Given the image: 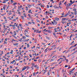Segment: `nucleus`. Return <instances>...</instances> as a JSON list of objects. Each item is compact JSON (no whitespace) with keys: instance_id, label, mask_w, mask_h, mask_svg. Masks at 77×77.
Here are the masks:
<instances>
[{"instance_id":"f257e3e1","label":"nucleus","mask_w":77,"mask_h":77,"mask_svg":"<svg viewBox=\"0 0 77 77\" xmlns=\"http://www.w3.org/2000/svg\"><path fill=\"white\" fill-rule=\"evenodd\" d=\"M34 68H36V67H37L36 68V69H39V66H38L37 64L34 65Z\"/></svg>"},{"instance_id":"f03ea898","label":"nucleus","mask_w":77,"mask_h":77,"mask_svg":"<svg viewBox=\"0 0 77 77\" xmlns=\"http://www.w3.org/2000/svg\"><path fill=\"white\" fill-rule=\"evenodd\" d=\"M8 0H4L3 1V2H2V3H6V1H8Z\"/></svg>"},{"instance_id":"7ed1b4c3","label":"nucleus","mask_w":77,"mask_h":77,"mask_svg":"<svg viewBox=\"0 0 77 77\" xmlns=\"http://www.w3.org/2000/svg\"><path fill=\"white\" fill-rule=\"evenodd\" d=\"M55 20H56L57 21H59V18L57 17H56L55 18Z\"/></svg>"},{"instance_id":"20e7f679","label":"nucleus","mask_w":77,"mask_h":77,"mask_svg":"<svg viewBox=\"0 0 77 77\" xmlns=\"http://www.w3.org/2000/svg\"><path fill=\"white\" fill-rule=\"evenodd\" d=\"M69 6H70L69 5V3L68 4L66 5L67 8H69Z\"/></svg>"},{"instance_id":"39448f33","label":"nucleus","mask_w":77,"mask_h":77,"mask_svg":"<svg viewBox=\"0 0 77 77\" xmlns=\"http://www.w3.org/2000/svg\"><path fill=\"white\" fill-rule=\"evenodd\" d=\"M51 31L50 29L48 30V33H51Z\"/></svg>"},{"instance_id":"423d86ee","label":"nucleus","mask_w":77,"mask_h":77,"mask_svg":"<svg viewBox=\"0 0 77 77\" xmlns=\"http://www.w3.org/2000/svg\"><path fill=\"white\" fill-rule=\"evenodd\" d=\"M20 17L22 18V19H23V20H24V16H21Z\"/></svg>"},{"instance_id":"0eeeda50","label":"nucleus","mask_w":77,"mask_h":77,"mask_svg":"<svg viewBox=\"0 0 77 77\" xmlns=\"http://www.w3.org/2000/svg\"><path fill=\"white\" fill-rule=\"evenodd\" d=\"M27 6H28V7L29 8V6H30V7H31L32 6V5L28 4L27 5Z\"/></svg>"},{"instance_id":"6e6552de","label":"nucleus","mask_w":77,"mask_h":77,"mask_svg":"<svg viewBox=\"0 0 77 77\" xmlns=\"http://www.w3.org/2000/svg\"><path fill=\"white\" fill-rule=\"evenodd\" d=\"M48 28L49 29H52V28H53L52 27L49 26V27H48Z\"/></svg>"},{"instance_id":"1a4fd4ad","label":"nucleus","mask_w":77,"mask_h":77,"mask_svg":"<svg viewBox=\"0 0 77 77\" xmlns=\"http://www.w3.org/2000/svg\"><path fill=\"white\" fill-rule=\"evenodd\" d=\"M56 30H57V29L56 28L54 29V30L55 31V32H57V31Z\"/></svg>"},{"instance_id":"9d476101","label":"nucleus","mask_w":77,"mask_h":77,"mask_svg":"<svg viewBox=\"0 0 77 77\" xmlns=\"http://www.w3.org/2000/svg\"><path fill=\"white\" fill-rule=\"evenodd\" d=\"M65 18H62V20H63V21H65Z\"/></svg>"},{"instance_id":"9b49d317","label":"nucleus","mask_w":77,"mask_h":77,"mask_svg":"<svg viewBox=\"0 0 77 77\" xmlns=\"http://www.w3.org/2000/svg\"><path fill=\"white\" fill-rule=\"evenodd\" d=\"M47 49H48V48L46 49L45 50V53H47Z\"/></svg>"},{"instance_id":"f8f14e48","label":"nucleus","mask_w":77,"mask_h":77,"mask_svg":"<svg viewBox=\"0 0 77 77\" xmlns=\"http://www.w3.org/2000/svg\"><path fill=\"white\" fill-rule=\"evenodd\" d=\"M75 15H77V11H75Z\"/></svg>"},{"instance_id":"ddd939ff","label":"nucleus","mask_w":77,"mask_h":77,"mask_svg":"<svg viewBox=\"0 0 77 77\" xmlns=\"http://www.w3.org/2000/svg\"><path fill=\"white\" fill-rule=\"evenodd\" d=\"M77 44H76L75 45L72 46V47H75V46H76L77 45Z\"/></svg>"},{"instance_id":"4468645a","label":"nucleus","mask_w":77,"mask_h":77,"mask_svg":"<svg viewBox=\"0 0 77 77\" xmlns=\"http://www.w3.org/2000/svg\"><path fill=\"white\" fill-rule=\"evenodd\" d=\"M22 41H23V42H25L26 41V39L22 40Z\"/></svg>"},{"instance_id":"2eb2a0df","label":"nucleus","mask_w":77,"mask_h":77,"mask_svg":"<svg viewBox=\"0 0 77 77\" xmlns=\"http://www.w3.org/2000/svg\"><path fill=\"white\" fill-rule=\"evenodd\" d=\"M21 58V57L20 56L19 57V59H18V60H21L20 58Z\"/></svg>"},{"instance_id":"dca6fc26","label":"nucleus","mask_w":77,"mask_h":77,"mask_svg":"<svg viewBox=\"0 0 77 77\" xmlns=\"http://www.w3.org/2000/svg\"><path fill=\"white\" fill-rule=\"evenodd\" d=\"M31 10L29 9V11L28 12V13H30V12H31Z\"/></svg>"},{"instance_id":"f3484780","label":"nucleus","mask_w":77,"mask_h":77,"mask_svg":"<svg viewBox=\"0 0 77 77\" xmlns=\"http://www.w3.org/2000/svg\"><path fill=\"white\" fill-rule=\"evenodd\" d=\"M62 24H64V23H65V22H63V21H62Z\"/></svg>"},{"instance_id":"a211bd4d","label":"nucleus","mask_w":77,"mask_h":77,"mask_svg":"<svg viewBox=\"0 0 77 77\" xmlns=\"http://www.w3.org/2000/svg\"><path fill=\"white\" fill-rule=\"evenodd\" d=\"M70 3H72V4H73V3H72V0H70Z\"/></svg>"},{"instance_id":"6ab92c4d","label":"nucleus","mask_w":77,"mask_h":77,"mask_svg":"<svg viewBox=\"0 0 77 77\" xmlns=\"http://www.w3.org/2000/svg\"><path fill=\"white\" fill-rule=\"evenodd\" d=\"M35 64V63H32V66H34Z\"/></svg>"},{"instance_id":"aec40b11","label":"nucleus","mask_w":77,"mask_h":77,"mask_svg":"<svg viewBox=\"0 0 77 77\" xmlns=\"http://www.w3.org/2000/svg\"><path fill=\"white\" fill-rule=\"evenodd\" d=\"M69 12H68L66 14V15L68 16V15H69Z\"/></svg>"},{"instance_id":"412c9836","label":"nucleus","mask_w":77,"mask_h":77,"mask_svg":"<svg viewBox=\"0 0 77 77\" xmlns=\"http://www.w3.org/2000/svg\"><path fill=\"white\" fill-rule=\"evenodd\" d=\"M54 23L55 24V25H56V24H57V22L56 21L55 22H54Z\"/></svg>"},{"instance_id":"4be33fe9","label":"nucleus","mask_w":77,"mask_h":77,"mask_svg":"<svg viewBox=\"0 0 77 77\" xmlns=\"http://www.w3.org/2000/svg\"><path fill=\"white\" fill-rule=\"evenodd\" d=\"M74 41H73V42H71L70 45H72V44H73V43H74Z\"/></svg>"},{"instance_id":"5701e85b","label":"nucleus","mask_w":77,"mask_h":77,"mask_svg":"<svg viewBox=\"0 0 77 77\" xmlns=\"http://www.w3.org/2000/svg\"><path fill=\"white\" fill-rule=\"evenodd\" d=\"M27 48H28V47H29V44H27Z\"/></svg>"},{"instance_id":"b1692460","label":"nucleus","mask_w":77,"mask_h":77,"mask_svg":"<svg viewBox=\"0 0 77 77\" xmlns=\"http://www.w3.org/2000/svg\"><path fill=\"white\" fill-rule=\"evenodd\" d=\"M23 39H26V36H23Z\"/></svg>"},{"instance_id":"393cba45","label":"nucleus","mask_w":77,"mask_h":77,"mask_svg":"<svg viewBox=\"0 0 77 77\" xmlns=\"http://www.w3.org/2000/svg\"><path fill=\"white\" fill-rule=\"evenodd\" d=\"M12 40L13 41H14V42H16V40H14V39H12Z\"/></svg>"},{"instance_id":"a878e982","label":"nucleus","mask_w":77,"mask_h":77,"mask_svg":"<svg viewBox=\"0 0 77 77\" xmlns=\"http://www.w3.org/2000/svg\"><path fill=\"white\" fill-rule=\"evenodd\" d=\"M69 6H71V5H72V4H72V3H69Z\"/></svg>"},{"instance_id":"bb28decb","label":"nucleus","mask_w":77,"mask_h":77,"mask_svg":"<svg viewBox=\"0 0 77 77\" xmlns=\"http://www.w3.org/2000/svg\"><path fill=\"white\" fill-rule=\"evenodd\" d=\"M66 60V62H68V59H66L65 60Z\"/></svg>"},{"instance_id":"cd10ccee","label":"nucleus","mask_w":77,"mask_h":77,"mask_svg":"<svg viewBox=\"0 0 77 77\" xmlns=\"http://www.w3.org/2000/svg\"><path fill=\"white\" fill-rule=\"evenodd\" d=\"M53 34L54 35H55L54 36H55V37L56 36V33H53Z\"/></svg>"},{"instance_id":"c85d7f7f","label":"nucleus","mask_w":77,"mask_h":77,"mask_svg":"<svg viewBox=\"0 0 77 77\" xmlns=\"http://www.w3.org/2000/svg\"><path fill=\"white\" fill-rule=\"evenodd\" d=\"M46 38L48 39H50V38L48 37H46Z\"/></svg>"},{"instance_id":"c756f323","label":"nucleus","mask_w":77,"mask_h":77,"mask_svg":"<svg viewBox=\"0 0 77 77\" xmlns=\"http://www.w3.org/2000/svg\"><path fill=\"white\" fill-rule=\"evenodd\" d=\"M22 71H24V70H25V69L24 68H22Z\"/></svg>"},{"instance_id":"7c9ffc66","label":"nucleus","mask_w":77,"mask_h":77,"mask_svg":"<svg viewBox=\"0 0 77 77\" xmlns=\"http://www.w3.org/2000/svg\"><path fill=\"white\" fill-rule=\"evenodd\" d=\"M72 34H71L70 36L69 37V38H71V37H72Z\"/></svg>"},{"instance_id":"2f4dec72","label":"nucleus","mask_w":77,"mask_h":77,"mask_svg":"<svg viewBox=\"0 0 77 77\" xmlns=\"http://www.w3.org/2000/svg\"><path fill=\"white\" fill-rule=\"evenodd\" d=\"M53 7L54 8V9L57 8V7H55V6H54Z\"/></svg>"},{"instance_id":"473e14b6","label":"nucleus","mask_w":77,"mask_h":77,"mask_svg":"<svg viewBox=\"0 0 77 77\" xmlns=\"http://www.w3.org/2000/svg\"><path fill=\"white\" fill-rule=\"evenodd\" d=\"M36 21H37V22L38 23V22H39V20H38V19L36 20Z\"/></svg>"},{"instance_id":"72a5a7b5","label":"nucleus","mask_w":77,"mask_h":77,"mask_svg":"<svg viewBox=\"0 0 77 77\" xmlns=\"http://www.w3.org/2000/svg\"><path fill=\"white\" fill-rule=\"evenodd\" d=\"M73 72V70H72L71 71H70V72L71 73H72V72Z\"/></svg>"},{"instance_id":"f704fd0d","label":"nucleus","mask_w":77,"mask_h":77,"mask_svg":"<svg viewBox=\"0 0 77 77\" xmlns=\"http://www.w3.org/2000/svg\"><path fill=\"white\" fill-rule=\"evenodd\" d=\"M62 16H64V13H63L62 14Z\"/></svg>"},{"instance_id":"c9c22d12","label":"nucleus","mask_w":77,"mask_h":77,"mask_svg":"<svg viewBox=\"0 0 77 77\" xmlns=\"http://www.w3.org/2000/svg\"><path fill=\"white\" fill-rule=\"evenodd\" d=\"M73 11H76L77 10V9L76 8H74L73 9Z\"/></svg>"},{"instance_id":"e433bc0d","label":"nucleus","mask_w":77,"mask_h":77,"mask_svg":"<svg viewBox=\"0 0 77 77\" xmlns=\"http://www.w3.org/2000/svg\"><path fill=\"white\" fill-rule=\"evenodd\" d=\"M25 25H26V26H29V25H28V24H27V23H25Z\"/></svg>"},{"instance_id":"4c0bfd02","label":"nucleus","mask_w":77,"mask_h":77,"mask_svg":"<svg viewBox=\"0 0 77 77\" xmlns=\"http://www.w3.org/2000/svg\"><path fill=\"white\" fill-rule=\"evenodd\" d=\"M63 57L64 59H65V60L66 59V57H65V56H63Z\"/></svg>"},{"instance_id":"58836bf2","label":"nucleus","mask_w":77,"mask_h":77,"mask_svg":"<svg viewBox=\"0 0 77 77\" xmlns=\"http://www.w3.org/2000/svg\"><path fill=\"white\" fill-rule=\"evenodd\" d=\"M39 57H36V58H35V59H39Z\"/></svg>"},{"instance_id":"ea45409f","label":"nucleus","mask_w":77,"mask_h":77,"mask_svg":"<svg viewBox=\"0 0 77 77\" xmlns=\"http://www.w3.org/2000/svg\"><path fill=\"white\" fill-rule=\"evenodd\" d=\"M3 9L4 10H5V6H4V7H3Z\"/></svg>"},{"instance_id":"a19ab883","label":"nucleus","mask_w":77,"mask_h":77,"mask_svg":"<svg viewBox=\"0 0 77 77\" xmlns=\"http://www.w3.org/2000/svg\"><path fill=\"white\" fill-rule=\"evenodd\" d=\"M23 68L25 69L27 68V67H26V66H24Z\"/></svg>"},{"instance_id":"79ce46f5","label":"nucleus","mask_w":77,"mask_h":77,"mask_svg":"<svg viewBox=\"0 0 77 77\" xmlns=\"http://www.w3.org/2000/svg\"><path fill=\"white\" fill-rule=\"evenodd\" d=\"M47 8H49V5H47Z\"/></svg>"},{"instance_id":"37998d69","label":"nucleus","mask_w":77,"mask_h":77,"mask_svg":"<svg viewBox=\"0 0 77 77\" xmlns=\"http://www.w3.org/2000/svg\"><path fill=\"white\" fill-rule=\"evenodd\" d=\"M59 8L60 9H62V8L61 6H59Z\"/></svg>"},{"instance_id":"c03bdc74","label":"nucleus","mask_w":77,"mask_h":77,"mask_svg":"<svg viewBox=\"0 0 77 77\" xmlns=\"http://www.w3.org/2000/svg\"><path fill=\"white\" fill-rule=\"evenodd\" d=\"M13 21H16V19H14L13 20Z\"/></svg>"},{"instance_id":"a18cd8bd","label":"nucleus","mask_w":77,"mask_h":77,"mask_svg":"<svg viewBox=\"0 0 77 77\" xmlns=\"http://www.w3.org/2000/svg\"><path fill=\"white\" fill-rule=\"evenodd\" d=\"M26 37H29V35H26Z\"/></svg>"},{"instance_id":"49530a36","label":"nucleus","mask_w":77,"mask_h":77,"mask_svg":"<svg viewBox=\"0 0 77 77\" xmlns=\"http://www.w3.org/2000/svg\"><path fill=\"white\" fill-rule=\"evenodd\" d=\"M51 23H52L53 24H54V22L53 21H51Z\"/></svg>"},{"instance_id":"de8ad7c7","label":"nucleus","mask_w":77,"mask_h":77,"mask_svg":"<svg viewBox=\"0 0 77 77\" xmlns=\"http://www.w3.org/2000/svg\"><path fill=\"white\" fill-rule=\"evenodd\" d=\"M34 62H37V60H34Z\"/></svg>"},{"instance_id":"09e8293b","label":"nucleus","mask_w":77,"mask_h":77,"mask_svg":"<svg viewBox=\"0 0 77 77\" xmlns=\"http://www.w3.org/2000/svg\"><path fill=\"white\" fill-rule=\"evenodd\" d=\"M13 44L15 46L17 45V44H14L13 43Z\"/></svg>"},{"instance_id":"8fccbe9b","label":"nucleus","mask_w":77,"mask_h":77,"mask_svg":"<svg viewBox=\"0 0 77 77\" xmlns=\"http://www.w3.org/2000/svg\"><path fill=\"white\" fill-rule=\"evenodd\" d=\"M4 44H7V42H5V41H4Z\"/></svg>"},{"instance_id":"3c124183","label":"nucleus","mask_w":77,"mask_h":77,"mask_svg":"<svg viewBox=\"0 0 77 77\" xmlns=\"http://www.w3.org/2000/svg\"><path fill=\"white\" fill-rule=\"evenodd\" d=\"M8 15H11V14H12L11 13H8Z\"/></svg>"},{"instance_id":"603ef678","label":"nucleus","mask_w":77,"mask_h":77,"mask_svg":"<svg viewBox=\"0 0 77 77\" xmlns=\"http://www.w3.org/2000/svg\"><path fill=\"white\" fill-rule=\"evenodd\" d=\"M62 61H61L60 62H59V64H60V63H62Z\"/></svg>"},{"instance_id":"864d4df0","label":"nucleus","mask_w":77,"mask_h":77,"mask_svg":"<svg viewBox=\"0 0 77 77\" xmlns=\"http://www.w3.org/2000/svg\"><path fill=\"white\" fill-rule=\"evenodd\" d=\"M29 56L30 57H31L32 55H31V54H29Z\"/></svg>"},{"instance_id":"5fc2aeb1","label":"nucleus","mask_w":77,"mask_h":77,"mask_svg":"<svg viewBox=\"0 0 77 77\" xmlns=\"http://www.w3.org/2000/svg\"><path fill=\"white\" fill-rule=\"evenodd\" d=\"M48 14H50L51 15V14H50V11H48Z\"/></svg>"},{"instance_id":"6e6d98bb","label":"nucleus","mask_w":77,"mask_h":77,"mask_svg":"<svg viewBox=\"0 0 77 77\" xmlns=\"http://www.w3.org/2000/svg\"><path fill=\"white\" fill-rule=\"evenodd\" d=\"M9 6L8 5L7 7V9H8V8H9Z\"/></svg>"},{"instance_id":"4d7b16f0","label":"nucleus","mask_w":77,"mask_h":77,"mask_svg":"<svg viewBox=\"0 0 77 77\" xmlns=\"http://www.w3.org/2000/svg\"><path fill=\"white\" fill-rule=\"evenodd\" d=\"M65 67H68V65H66L65 66Z\"/></svg>"},{"instance_id":"13d9d810","label":"nucleus","mask_w":77,"mask_h":77,"mask_svg":"<svg viewBox=\"0 0 77 77\" xmlns=\"http://www.w3.org/2000/svg\"><path fill=\"white\" fill-rule=\"evenodd\" d=\"M51 60V61H53V60H54V59H52Z\"/></svg>"},{"instance_id":"bf43d9fd","label":"nucleus","mask_w":77,"mask_h":77,"mask_svg":"<svg viewBox=\"0 0 77 77\" xmlns=\"http://www.w3.org/2000/svg\"><path fill=\"white\" fill-rule=\"evenodd\" d=\"M15 26V25H13L12 26L13 27H14Z\"/></svg>"},{"instance_id":"052dcab7","label":"nucleus","mask_w":77,"mask_h":77,"mask_svg":"<svg viewBox=\"0 0 77 77\" xmlns=\"http://www.w3.org/2000/svg\"><path fill=\"white\" fill-rule=\"evenodd\" d=\"M22 53V52H20V56H21V54Z\"/></svg>"},{"instance_id":"680f3d73","label":"nucleus","mask_w":77,"mask_h":77,"mask_svg":"<svg viewBox=\"0 0 77 77\" xmlns=\"http://www.w3.org/2000/svg\"><path fill=\"white\" fill-rule=\"evenodd\" d=\"M24 49H26V47H25L23 48Z\"/></svg>"},{"instance_id":"e2e57ef3","label":"nucleus","mask_w":77,"mask_h":77,"mask_svg":"<svg viewBox=\"0 0 77 77\" xmlns=\"http://www.w3.org/2000/svg\"><path fill=\"white\" fill-rule=\"evenodd\" d=\"M75 69V68H73V69H72V70L73 71H74Z\"/></svg>"},{"instance_id":"0e129e2a","label":"nucleus","mask_w":77,"mask_h":77,"mask_svg":"<svg viewBox=\"0 0 77 77\" xmlns=\"http://www.w3.org/2000/svg\"><path fill=\"white\" fill-rule=\"evenodd\" d=\"M17 12H19L20 11V9H18L17 10Z\"/></svg>"},{"instance_id":"69168bd1","label":"nucleus","mask_w":77,"mask_h":77,"mask_svg":"<svg viewBox=\"0 0 77 77\" xmlns=\"http://www.w3.org/2000/svg\"><path fill=\"white\" fill-rule=\"evenodd\" d=\"M48 68V67H46L45 68V69H47Z\"/></svg>"},{"instance_id":"338daca9","label":"nucleus","mask_w":77,"mask_h":77,"mask_svg":"<svg viewBox=\"0 0 77 77\" xmlns=\"http://www.w3.org/2000/svg\"><path fill=\"white\" fill-rule=\"evenodd\" d=\"M60 59H63V58H60Z\"/></svg>"},{"instance_id":"774afa93","label":"nucleus","mask_w":77,"mask_h":77,"mask_svg":"<svg viewBox=\"0 0 77 77\" xmlns=\"http://www.w3.org/2000/svg\"><path fill=\"white\" fill-rule=\"evenodd\" d=\"M11 3H13V0H11Z\"/></svg>"}]
</instances>
